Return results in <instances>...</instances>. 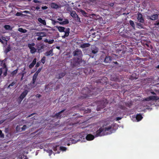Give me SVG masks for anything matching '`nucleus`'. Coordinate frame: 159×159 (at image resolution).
<instances>
[{
  "label": "nucleus",
  "instance_id": "nucleus-4",
  "mask_svg": "<svg viewBox=\"0 0 159 159\" xmlns=\"http://www.w3.org/2000/svg\"><path fill=\"white\" fill-rule=\"evenodd\" d=\"M66 109H64L59 112L56 113L54 115H52V117L53 118H55L57 119H61L62 117H64L65 116L64 114H62V113L64 112Z\"/></svg>",
  "mask_w": 159,
  "mask_h": 159
},
{
  "label": "nucleus",
  "instance_id": "nucleus-22",
  "mask_svg": "<svg viewBox=\"0 0 159 159\" xmlns=\"http://www.w3.org/2000/svg\"><path fill=\"white\" fill-rule=\"evenodd\" d=\"M90 46V44L89 43H84L80 45V47L82 48H84L87 47H88Z\"/></svg>",
  "mask_w": 159,
  "mask_h": 159
},
{
  "label": "nucleus",
  "instance_id": "nucleus-14",
  "mask_svg": "<svg viewBox=\"0 0 159 159\" xmlns=\"http://www.w3.org/2000/svg\"><path fill=\"white\" fill-rule=\"evenodd\" d=\"M70 29L69 28H67L66 29V31H64L65 32V35L62 36L63 39H65L66 37H68L70 33Z\"/></svg>",
  "mask_w": 159,
  "mask_h": 159
},
{
  "label": "nucleus",
  "instance_id": "nucleus-6",
  "mask_svg": "<svg viewBox=\"0 0 159 159\" xmlns=\"http://www.w3.org/2000/svg\"><path fill=\"white\" fill-rule=\"evenodd\" d=\"M70 15L76 21L81 22L80 18L78 16L75 11H70Z\"/></svg>",
  "mask_w": 159,
  "mask_h": 159
},
{
  "label": "nucleus",
  "instance_id": "nucleus-45",
  "mask_svg": "<svg viewBox=\"0 0 159 159\" xmlns=\"http://www.w3.org/2000/svg\"><path fill=\"white\" fill-rule=\"evenodd\" d=\"M47 152L49 153V155L50 156L52 153V150L48 149L47 150Z\"/></svg>",
  "mask_w": 159,
  "mask_h": 159
},
{
  "label": "nucleus",
  "instance_id": "nucleus-44",
  "mask_svg": "<svg viewBox=\"0 0 159 159\" xmlns=\"http://www.w3.org/2000/svg\"><path fill=\"white\" fill-rule=\"evenodd\" d=\"M46 60V57H43V58L41 59V62L44 64Z\"/></svg>",
  "mask_w": 159,
  "mask_h": 159
},
{
  "label": "nucleus",
  "instance_id": "nucleus-56",
  "mask_svg": "<svg viewBox=\"0 0 159 159\" xmlns=\"http://www.w3.org/2000/svg\"><path fill=\"white\" fill-rule=\"evenodd\" d=\"M39 65H40L39 62H37V63L36 64V66H35V67H36V68L38 67L39 66Z\"/></svg>",
  "mask_w": 159,
  "mask_h": 159
},
{
  "label": "nucleus",
  "instance_id": "nucleus-10",
  "mask_svg": "<svg viewBox=\"0 0 159 159\" xmlns=\"http://www.w3.org/2000/svg\"><path fill=\"white\" fill-rule=\"evenodd\" d=\"M137 19L138 21L140 23H144V21L143 15L141 13H138Z\"/></svg>",
  "mask_w": 159,
  "mask_h": 159
},
{
  "label": "nucleus",
  "instance_id": "nucleus-8",
  "mask_svg": "<svg viewBox=\"0 0 159 159\" xmlns=\"http://www.w3.org/2000/svg\"><path fill=\"white\" fill-rule=\"evenodd\" d=\"M101 104L100 105H98L97 107V109L98 111H100L101 109L104 108L106 105V103L105 102H103V101L101 102Z\"/></svg>",
  "mask_w": 159,
  "mask_h": 159
},
{
  "label": "nucleus",
  "instance_id": "nucleus-57",
  "mask_svg": "<svg viewBox=\"0 0 159 159\" xmlns=\"http://www.w3.org/2000/svg\"><path fill=\"white\" fill-rule=\"evenodd\" d=\"M109 5L110 7H112L114 5V3H111L109 4Z\"/></svg>",
  "mask_w": 159,
  "mask_h": 159
},
{
  "label": "nucleus",
  "instance_id": "nucleus-11",
  "mask_svg": "<svg viewBox=\"0 0 159 159\" xmlns=\"http://www.w3.org/2000/svg\"><path fill=\"white\" fill-rule=\"evenodd\" d=\"M158 18V15L157 14H154L151 16H148V18L153 20H157Z\"/></svg>",
  "mask_w": 159,
  "mask_h": 159
},
{
  "label": "nucleus",
  "instance_id": "nucleus-18",
  "mask_svg": "<svg viewBox=\"0 0 159 159\" xmlns=\"http://www.w3.org/2000/svg\"><path fill=\"white\" fill-rule=\"evenodd\" d=\"M66 74V73L65 72H61V73H59L57 76V77L58 79H61L62 77H64L65 75Z\"/></svg>",
  "mask_w": 159,
  "mask_h": 159
},
{
  "label": "nucleus",
  "instance_id": "nucleus-24",
  "mask_svg": "<svg viewBox=\"0 0 159 159\" xmlns=\"http://www.w3.org/2000/svg\"><path fill=\"white\" fill-rule=\"evenodd\" d=\"M143 118L142 115L139 114L137 115L136 116V119L138 121H140Z\"/></svg>",
  "mask_w": 159,
  "mask_h": 159
},
{
  "label": "nucleus",
  "instance_id": "nucleus-54",
  "mask_svg": "<svg viewBox=\"0 0 159 159\" xmlns=\"http://www.w3.org/2000/svg\"><path fill=\"white\" fill-rule=\"evenodd\" d=\"M22 15V14L21 13L17 12L16 14V15L17 16H20Z\"/></svg>",
  "mask_w": 159,
  "mask_h": 159
},
{
  "label": "nucleus",
  "instance_id": "nucleus-37",
  "mask_svg": "<svg viewBox=\"0 0 159 159\" xmlns=\"http://www.w3.org/2000/svg\"><path fill=\"white\" fill-rule=\"evenodd\" d=\"M44 48V46L43 45L41 46L40 48L38 47V52L39 53H40L42 52V49H43Z\"/></svg>",
  "mask_w": 159,
  "mask_h": 159
},
{
  "label": "nucleus",
  "instance_id": "nucleus-34",
  "mask_svg": "<svg viewBox=\"0 0 159 159\" xmlns=\"http://www.w3.org/2000/svg\"><path fill=\"white\" fill-rule=\"evenodd\" d=\"M59 151L60 152V151H65L66 150V147H63V146H60L59 147Z\"/></svg>",
  "mask_w": 159,
  "mask_h": 159
},
{
  "label": "nucleus",
  "instance_id": "nucleus-38",
  "mask_svg": "<svg viewBox=\"0 0 159 159\" xmlns=\"http://www.w3.org/2000/svg\"><path fill=\"white\" fill-rule=\"evenodd\" d=\"M80 11L81 13L84 16H85L87 15V13L84 10L81 9L80 10Z\"/></svg>",
  "mask_w": 159,
  "mask_h": 159
},
{
  "label": "nucleus",
  "instance_id": "nucleus-46",
  "mask_svg": "<svg viewBox=\"0 0 159 159\" xmlns=\"http://www.w3.org/2000/svg\"><path fill=\"white\" fill-rule=\"evenodd\" d=\"M41 70H42V68H39L38 69V70L35 73V74H36L37 75H38L39 73L41 71Z\"/></svg>",
  "mask_w": 159,
  "mask_h": 159
},
{
  "label": "nucleus",
  "instance_id": "nucleus-35",
  "mask_svg": "<svg viewBox=\"0 0 159 159\" xmlns=\"http://www.w3.org/2000/svg\"><path fill=\"white\" fill-rule=\"evenodd\" d=\"M112 86L113 88H115L116 89L118 88L119 87V84L116 83L113 84Z\"/></svg>",
  "mask_w": 159,
  "mask_h": 159
},
{
  "label": "nucleus",
  "instance_id": "nucleus-41",
  "mask_svg": "<svg viewBox=\"0 0 159 159\" xmlns=\"http://www.w3.org/2000/svg\"><path fill=\"white\" fill-rule=\"evenodd\" d=\"M4 28L7 30H10L11 29V27L8 25H5L4 26Z\"/></svg>",
  "mask_w": 159,
  "mask_h": 159
},
{
  "label": "nucleus",
  "instance_id": "nucleus-25",
  "mask_svg": "<svg viewBox=\"0 0 159 159\" xmlns=\"http://www.w3.org/2000/svg\"><path fill=\"white\" fill-rule=\"evenodd\" d=\"M38 75H37L36 74H34V75L33 76L32 81V84H35Z\"/></svg>",
  "mask_w": 159,
  "mask_h": 159
},
{
  "label": "nucleus",
  "instance_id": "nucleus-17",
  "mask_svg": "<svg viewBox=\"0 0 159 159\" xmlns=\"http://www.w3.org/2000/svg\"><path fill=\"white\" fill-rule=\"evenodd\" d=\"M94 136L91 134H88L86 137V139L88 140H92L93 139Z\"/></svg>",
  "mask_w": 159,
  "mask_h": 159
},
{
  "label": "nucleus",
  "instance_id": "nucleus-30",
  "mask_svg": "<svg viewBox=\"0 0 159 159\" xmlns=\"http://www.w3.org/2000/svg\"><path fill=\"white\" fill-rule=\"evenodd\" d=\"M11 50V48L9 46H8L6 49L5 50V52L7 54L8 52L10 51Z\"/></svg>",
  "mask_w": 159,
  "mask_h": 159
},
{
  "label": "nucleus",
  "instance_id": "nucleus-51",
  "mask_svg": "<svg viewBox=\"0 0 159 159\" xmlns=\"http://www.w3.org/2000/svg\"><path fill=\"white\" fill-rule=\"evenodd\" d=\"M33 2L35 3H41L42 2L41 1H39L37 0H33Z\"/></svg>",
  "mask_w": 159,
  "mask_h": 159
},
{
  "label": "nucleus",
  "instance_id": "nucleus-40",
  "mask_svg": "<svg viewBox=\"0 0 159 159\" xmlns=\"http://www.w3.org/2000/svg\"><path fill=\"white\" fill-rule=\"evenodd\" d=\"M34 45L35 44L34 43H29L28 44V47L30 49L32 48Z\"/></svg>",
  "mask_w": 159,
  "mask_h": 159
},
{
  "label": "nucleus",
  "instance_id": "nucleus-20",
  "mask_svg": "<svg viewBox=\"0 0 159 159\" xmlns=\"http://www.w3.org/2000/svg\"><path fill=\"white\" fill-rule=\"evenodd\" d=\"M37 59L36 58L34 59L32 63H31L29 66V67L30 69L32 68L36 64Z\"/></svg>",
  "mask_w": 159,
  "mask_h": 159
},
{
  "label": "nucleus",
  "instance_id": "nucleus-5",
  "mask_svg": "<svg viewBox=\"0 0 159 159\" xmlns=\"http://www.w3.org/2000/svg\"><path fill=\"white\" fill-rule=\"evenodd\" d=\"M35 36H37L39 37L37 38L38 41L41 40L42 39L43 37L46 36L47 34L45 32H36L35 33Z\"/></svg>",
  "mask_w": 159,
  "mask_h": 159
},
{
  "label": "nucleus",
  "instance_id": "nucleus-60",
  "mask_svg": "<svg viewBox=\"0 0 159 159\" xmlns=\"http://www.w3.org/2000/svg\"><path fill=\"white\" fill-rule=\"evenodd\" d=\"M121 119V118L120 117H117L116 118V120H119Z\"/></svg>",
  "mask_w": 159,
  "mask_h": 159
},
{
  "label": "nucleus",
  "instance_id": "nucleus-7",
  "mask_svg": "<svg viewBox=\"0 0 159 159\" xmlns=\"http://www.w3.org/2000/svg\"><path fill=\"white\" fill-rule=\"evenodd\" d=\"M29 91L26 90L24 91L20 95L19 98L20 99L21 101H22V100L27 95Z\"/></svg>",
  "mask_w": 159,
  "mask_h": 159
},
{
  "label": "nucleus",
  "instance_id": "nucleus-21",
  "mask_svg": "<svg viewBox=\"0 0 159 159\" xmlns=\"http://www.w3.org/2000/svg\"><path fill=\"white\" fill-rule=\"evenodd\" d=\"M38 21L41 23L43 24L44 25H46V23L45 20H43L41 18H38Z\"/></svg>",
  "mask_w": 159,
  "mask_h": 159
},
{
  "label": "nucleus",
  "instance_id": "nucleus-36",
  "mask_svg": "<svg viewBox=\"0 0 159 159\" xmlns=\"http://www.w3.org/2000/svg\"><path fill=\"white\" fill-rule=\"evenodd\" d=\"M132 103L131 102H126L125 103V105L126 106L130 108L132 106Z\"/></svg>",
  "mask_w": 159,
  "mask_h": 159
},
{
  "label": "nucleus",
  "instance_id": "nucleus-63",
  "mask_svg": "<svg viewBox=\"0 0 159 159\" xmlns=\"http://www.w3.org/2000/svg\"><path fill=\"white\" fill-rule=\"evenodd\" d=\"M151 94L153 95H156V93L153 91H151Z\"/></svg>",
  "mask_w": 159,
  "mask_h": 159
},
{
  "label": "nucleus",
  "instance_id": "nucleus-61",
  "mask_svg": "<svg viewBox=\"0 0 159 159\" xmlns=\"http://www.w3.org/2000/svg\"><path fill=\"white\" fill-rule=\"evenodd\" d=\"M23 12L26 13H29L30 11H23Z\"/></svg>",
  "mask_w": 159,
  "mask_h": 159
},
{
  "label": "nucleus",
  "instance_id": "nucleus-58",
  "mask_svg": "<svg viewBox=\"0 0 159 159\" xmlns=\"http://www.w3.org/2000/svg\"><path fill=\"white\" fill-rule=\"evenodd\" d=\"M35 96L36 98H39L41 96V95L40 94H38L36 95Z\"/></svg>",
  "mask_w": 159,
  "mask_h": 159
},
{
  "label": "nucleus",
  "instance_id": "nucleus-64",
  "mask_svg": "<svg viewBox=\"0 0 159 159\" xmlns=\"http://www.w3.org/2000/svg\"><path fill=\"white\" fill-rule=\"evenodd\" d=\"M4 121V120H2L0 121V125Z\"/></svg>",
  "mask_w": 159,
  "mask_h": 159
},
{
  "label": "nucleus",
  "instance_id": "nucleus-59",
  "mask_svg": "<svg viewBox=\"0 0 159 159\" xmlns=\"http://www.w3.org/2000/svg\"><path fill=\"white\" fill-rule=\"evenodd\" d=\"M34 114H35V113H33L31 114L30 115L28 116L27 117H30L33 116Z\"/></svg>",
  "mask_w": 159,
  "mask_h": 159
},
{
  "label": "nucleus",
  "instance_id": "nucleus-19",
  "mask_svg": "<svg viewBox=\"0 0 159 159\" xmlns=\"http://www.w3.org/2000/svg\"><path fill=\"white\" fill-rule=\"evenodd\" d=\"M53 55V50L51 49L49 51H47L45 53V55L46 56H52Z\"/></svg>",
  "mask_w": 159,
  "mask_h": 159
},
{
  "label": "nucleus",
  "instance_id": "nucleus-12",
  "mask_svg": "<svg viewBox=\"0 0 159 159\" xmlns=\"http://www.w3.org/2000/svg\"><path fill=\"white\" fill-rule=\"evenodd\" d=\"M92 53L93 54L97 53L98 51V48L95 46H93L91 48Z\"/></svg>",
  "mask_w": 159,
  "mask_h": 159
},
{
  "label": "nucleus",
  "instance_id": "nucleus-47",
  "mask_svg": "<svg viewBox=\"0 0 159 159\" xmlns=\"http://www.w3.org/2000/svg\"><path fill=\"white\" fill-rule=\"evenodd\" d=\"M119 107L121 109L123 110H125L126 109V107L124 106H123V105H120L119 106Z\"/></svg>",
  "mask_w": 159,
  "mask_h": 159
},
{
  "label": "nucleus",
  "instance_id": "nucleus-55",
  "mask_svg": "<svg viewBox=\"0 0 159 159\" xmlns=\"http://www.w3.org/2000/svg\"><path fill=\"white\" fill-rule=\"evenodd\" d=\"M48 8V7L46 6H45L42 7V9L43 10H46V9H47Z\"/></svg>",
  "mask_w": 159,
  "mask_h": 159
},
{
  "label": "nucleus",
  "instance_id": "nucleus-3",
  "mask_svg": "<svg viewBox=\"0 0 159 159\" xmlns=\"http://www.w3.org/2000/svg\"><path fill=\"white\" fill-rule=\"evenodd\" d=\"M73 55L74 56H77L78 57L74 58L73 59L74 63L72 64L73 67H75L79 65L81 62V57L82 56V53L80 49H76L73 52Z\"/></svg>",
  "mask_w": 159,
  "mask_h": 159
},
{
  "label": "nucleus",
  "instance_id": "nucleus-26",
  "mask_svg": "<svg viewBox=\"0 0 159 159\" xmlns=\"http://www.w3.org/2000/svg\"><path fill=\"white\" fill-rule=\"evenodd\" d=\"M51 7L52 8L55 9H57L59 7L58 5L53 2L51 4Z\"/></svg>",
  "mask_w": 159,
  "mask_h": 159
},
{
  "label": "nucleus",
  "instance_id": "nucleus-53",
  "mask_svg": "<svg viewBox=\"0 0 159 159\" xmlns=\"http://www.w3.org/2000/svg\"><path fill=\"white\" fill-rule=\"evenodd\" d=\"M52 24L53 25H55L56 23H59V22H60L59 21H57L54 20H53L52 21Z\"/></svg>",
  "mask_w": 159,
  "mask_h": 159
},
{
  "label": "nucleus",
  "instance_id": "nucleus-42",
  "mask_svg": "<svg viewBox=\"0 0 159 159\" xmlns=\"http://www.w3.org/2000/svg\"><path fill=\"white\" fill-rule=\"evenodd\" d=\"M129 23L130 25L132 26L133 28L135 27V25L134 23V22L132 20H129Z\"/></svg>",
  "mask_w": 159,
  "mask_h": 159
},
{
  "label": "nucleus",
  "instance_id": "nucleus-13",
  "mask_svg": "<svg viewBox=\"0 0 159 159\" xmlns=\"http://www.w3.org/2000/svg\"><path fill=\"white\" fill-rule=\"evenodd\" d=\"M156 96H150L148 97L145 98L143 99L145 101H149L151 100H154L156 99Z\"/></svg>",
  "mask_w": 159,
  "mask_h": 159
},
{
  "label": "nucleus",
  "instance_id": "nucleus-43",
  "mask_svg": "<svg viewBox=\"0 0 159 159\" xmlns=\"http://www.w3.org/2000/svg\"><path fill=\"white\" fill-rule=\"evenodd\" d=\"M16 83L15 82H12L11 84H10L8 86L7 88H8L11 89L10 87L11 86H13Z\"/></svg>",
  "mask_w": 159,
  "mask_h": 159
},
{
  "label": "nucleus",
  "instance_id": "nucleus-28",
  "mask_svg": "<svg viewBox=\"0 0 159 159\" xmlns=\"http://www.w3.org/2000/svg\"><path fill=\"white\" fill-rule=\"evenodd\" d=\"M54 41V40L53 39H52L51 40H48L47 39H45L44 40V42L45 43H48L49 44H51Z\"/></svg>",
  "mask_w": 159,
  "mask_h": 159
},
{
  "label": "nucleus",
  "instance_id": "nucleus-23",
  "mask_svg": "<svg viewBox=\"0 0 159 159\" xmlns=\"http://www.w3.org/2000/svg\"><path fill=\"white\" fill-rule=\"evenodd\" d=\"M57 28L58 29V30L60 32H64L65 30V28L61 26H57Z\"/></svg>",
  "mask_w": 159,
  "mask_h": 159
},
{
  "label": "nucleus",
  "instance_id": "nucleus-1",
  "mask_svg": "<svg viewBox=\"0 0 159 159\" xmlns=\"http://www.w3.org/2000/svg\"><path fill=\"white\" fill-rule=\"evenodd\" d=\"M97 89L96 88L91 89H90L88 87L84 88L81 91V95L79 96L78 98L80 99L83 100L95 96L98 93L95 92Z\"/></svg>",
  "mask_w": 159,
  "mask_h": 159
},
{
  "label": "nucleus",
  "instance_id": "nucleus-32",
  "mask_svg": "<svg viewBox=\"0 0 159 159\" xmlns=\"http://www.w3.org/2000/svg\"><path fill=\"white\" fill-rule=\"evenodd\" d=\"M18 68H17L16 70L12 71L11 73V75L13 76L15 75L17 73Z\"/></svg>",
  "mask_w": 159,
  "mask_h": 159
},
{
  "label": "nucleus",
  "instance_id": "nucleus-15",
  "mask_svg": "<svg viewBox=\"0 0 159 159\" xmlns=\"http://www.w3.org/2000/svg\"><path fill=\"white\" fill-rule=\"evenodd\" d=\"M111 80L119 82V80L118 79V77L116 75H112L111 76Z\"/></svg>",
  "mask_w": 159,
  "mask_h": 159
},
{
  "label": "nucleus",
  "instance_id": "nucleus-33",
  "mask_svg": "<svg viewBox=\"0 0 159 159\" xmlns=\"http://www.w3.org/2000/svg\"><path fill=\"white\" fill-rule=\"evenodd\" d=\"M18 30L22 33H25L26 32L27 30L26 29H23L22 28H19L18 29Z\"/></svg>",
  "mask_w": 159,
  "mask_h": 159
},
{
  "label": "nucleus",
  "instance_id": "nucleus-9",
  "mask_svg": "<svg viewBox=\"0 0 159 159\" xmlns=\"http://www.w3.org/2000/svg\"><path fill=\"white\" fill-rule=\"evenodd\" d=\"M94 30L93 29H90L89 31V34H90L89 35L90 36H91L93 38H94L96 37V34L98 33V31H97L96 32H93L94 31Z\"/></svg>",
  "mask_w": 159,
  "mask_h": 159
},
{
  "label": "nucleus",
  "instance_id": "nucleus-31",
  "mask_svg": "<svg viewBox=\"0 0 159 159\" xmlns=\"http://www.w3.org/2000/svg\"><path fill=\"white\" fill-rule=\"evenodd\" d=\"M30 52L31 53L33 54L36 52L37 51V49L34 47H33L32 48L30 49Z\"/></svg>",
  "mask_w": 159,
  "mask_h": 159
},
{
  "label": "nucleus",
  "instance_id": "nucleus-2",
  "mask_svg": "<svg viewBox=\"0 0 159 159\" xmlns=\"http://www.w3.org/2000/svg\"><path fill=\"white\" fill-rule=\"evenodd\" d=\"M113 127L112 125H109L104 128L101 127L96 132L94 135L95 137H98L109 134L113 133Z\"/></svg>",
  "mask_w": 159,
  "mask_h": 159
},
{
  "label": "nucleus",
  "instance_id": "nucleus-62",
  "mask_svg": "<svg viewBox=\"0 0 159 159\" xmlns=\"http://www.w3.org/2000/svg\"><path fill=\"white\" fill-rule=\"evenodd\" d=\"M103 79H104V80H107V77H104L102 78V79H101V80H103Z\"/></svg>",
  "mask_w": 159,
  "mask_h": 159
},
{
  "label": "nucleus",
  "instance_id": "nucleus-49",
  "mask_svg": "<svg viewBox=\"0 0 159 159\" xmlns=\"http://www.w3.org/2000/svg\"><path fill=\"white\" fill-rule=\"evenodd\" d=\"M39 5H38L36 7H34V6H33L32 8H34V9L35 10H39L40 9V7H39Z\"/></svg>",
  "mask_w": 159,
  "mask_h": 159
},
{
  "label": "nucleus",
  "instance_id": "nucleus-52",
  "mask_svg": "<svg viewBox=\"0 0 159 159\" xmlns=\"http://www.w3.org/2000/svg\"><path fill=\"white\" fill-rule=\"evenodd\" d=\"M91 110L90 109H88L87 108V110L85 109V111H84L86 113H89L91 112Z\"/></svg>",
  "mask_w": 159,
  "mask_h": 159
},
{
  "label": "nucleus",
  "instance_id": "nucleus-48",
  "mask_svg": "<svg viewBox=\"0 0 159 159\" xmlns=\"http://www.w3.org/2000/svg\"><path fill=\"white\" fill-rule=\"evenodd\" d=\"M27 128V126L25 125H24L21 128L22 131H24Z\"/></svg>",
  "mask_w": 159,
  "mask_h": 159
},
{
  "label": "nucleus",
  "instance_id": "nucleus-16",
  "mask_svg": "<svg viewBox=\"0 0 159 159\" xmlns=\"http://www.w3.org/2000/svg\"><path fill=\"white\" fill-rule=\"evenodd\" d=\"M111 61V57L109 56H107L105 57L104 62L106 63H110Z\"/></svg>",
  "mask_w": 159,
  "mask_h": 159
},
{
  "label": "nucleus",
  "instance_id": "nucleus-29",
  "mask_svg": "<svg viewBox=\"0 0 159 159\" xmlns=\"http://www.w3.org/2000/svg\"><path fill=\"white\" fill-rule=\"evenodd\" d=\"M69 23L68 20L67 19H65L64 21L60 22H59V23L61 25H65L68 24Z\"/></svg>",
  "mask_w": 159,
  "mask_h": 159
},
{
  "label": "nucleus",
  "instance_id": "nucleus-50",
  "mask_svg": "<svg viewBox=\"0 0 159 159\" xmlns=\"http://www.w3.org/2000/svg\"><path fill=\"white\" fill-rule=\"evenodd\" d=\"M0 136L1 138H3L4 137V134H2V130H0Z\"/></svg>",
  "mask_w": 159,
  "mask_h": 159
},
{
  "label": "nucleus",
  "instance_id": "nucleus-27",
  "mask_svg": "<svg viewBox=\"0 0 159 159\" xmlns=\"http://www.w3.org/2000/svg\"><path fill=\"white\" fill-rule=\"evenodd\" d=\"M58 147H59V146L57 145L53 147V150L55 152V153H59L60 152L59 150H57Z\"/></svg>",
  "mask_w": 159,
  "mask_h": 159
},
{
  "label": "nucleus",
  "instance_id": "nucleus-39",
  "mask_svg": "<svg viewBox=\"0 0 159 159\" xmlns=\"http://www.w3.org/2000/svg\"><path fill=\"white\" fill-rule=\"evenodd\" d=\"M137 25L138 26V28L139 29L143 28V26L140 23H137Z\"/></svg>",
  "mask_w": 159,
  "mask_h": 159
}]
</instances>
